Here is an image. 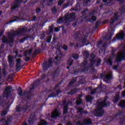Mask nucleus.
I'll use <instances>...</instances> for the list:
<instances>
[{"mask_svg": "<svg viewBox=\"0 0 125 125\" xmlns=\"http://www.w3.org/2000/svg\"><path fill=\"white\" fill-rule=\"evenodd\" d=\"M106 100H107V99H105L103 102L101 103L100 104V107H99V108H98V109L95 110V113L96 114V116H102L104 111H103L102 107L109 106V105H110V102H107V104H106Z\"/></svg>", "mask_w": 125, "mask_h": 125, "instance_id": "1", "label": "nucleus"}, {"mask_svg": "<svg viewBox=\"0 0 125 125\" xmlns=\"http://www.w3.org/2000/svg\"><path fill=\"white\" fill-rule=\"evenodd\" d=\"M123 59L125 61V51L119 52L116 56V60L117 62L122 61Z\"/></svg>", "mask_w": 125, "mask_h": 125, "instance_id": "2", "label": "nucleus"}, {"mask_svg": "<svg viewBox=\"0 0 125 125\" xmlns=\"http://www.w3.org/2000/svg\"><path fill=\"white\" fill-rule=\"evenodd\" d=\"M119 18H120V16H119V13L118 12L115 13L114 16L111 18L110 26H112L114 25V23H115V22H117V21H119Z\"/></svg>", "mask_w": 125, "mask_h": 125, "instance_id": "3", "label": "nucleus"}, {"mask_svg": "<svg viewBox=\"0 0 125 125\" xmlns=\"http://www.w3.org/2000/svg\"><path fill=\"white\" fill-rule=\"evenodd\" d=\"M31 31L32 28H29L28 29V28L26 27V26H22L18 27V30L16 31L13 30V32H31Z\"/></svg>", "mask_w": 125, "mask_h": 125, "instance_id": "4", "label": "nucleus"}, {"mask_svg": "<svg viewBox=\"0 0 125 125\" xmlns=\"http://www.w3.org/2000/svg\"><path fill=\"white\" fill-rule=\"evenodd\" d=\"M20 2H21L20 0H16V1H14L11 4L12 7L11 8V10H15L16 8H18L20 5L18 3H20Z\"/></svg>", "mask_w": 125, "mask_h": 125, "instance_id": "5", "label": "nucleus"}, {"mask_svg": "<svg viewBox=\"0 0 125 125\" xmlns=\"http://www.w3.org/2000/svg\"><path fill=\"white\" fill-rule=\"evenodd\" d=\"M19 20H20V17L14 16L12 18V20L9 21L8 23H11L14 22H17V21H19Z\"/></svg>", "mask_w": 125, "mask_h": 125, "instance_id": "6", "label": "nucleus"}, {"mask_svg": "<svg viewBox=\"0 0 125 125\" xmlns=\"http://www.w3.org/2000/svg\"><path fill=\"white\" fill-rule=\"evenodd\" d=\"M61 29L62 32H66V31H65V27H64V26H58L57 27L55 28L54 32H59V31H60Z\"/></svg>", "mask_w": 125, "mask_h": 125, "instance_id": "7", "label": "nucleus"}, {"mask_svg": "<svg viewBox=\"0 0 125 125\" xmlns=\"http://www.w3.org/2000/svg\"><path fill=\"white\" fill-rule=\"evenodd\" d=\"M59 115H60V113L58 112V110L55 109L51 114L52 118H55L58 117Z\"/></svg>", "mask_w": 125, "mask_h": 125, "instance_id": "8", "label": "nucleus"}, {"mask_svg": "<svg viewBox=\"0 0 125 125\" xmlns=\"http://www.w3.org/2000/svg\"><path fill=\"white\" fill-rule=\"evenodd\" d=\"M116 36L118 40H123L125 38V33L124 32H120L118 34H117Z\"/></svg>", "mask_w": 125, "mask_h": 125, "instance_id": "9", "label": "nucleus"}, {"mask_svg": "<svg viewBox=\"0 0 125 125\" xmlns=\"http://www.w3.org/2000/svg\"><path fill=\"white\" fill-rule=\"evenodd\" d=\"M12 87L10 86H9L8 87H6L5 90V95H7L10 91H11Z\"/></svg>", "mask_w": 125, "mask_h": 125, "instance_id": "10", "label": "nucleus"}, {"mask_svg": "<svg viewBox=\"0 0 125 125\" xmlns=\"http://www.w3.org/2000/svg\"><path fill=\"white\" fill-rule=\"evenodd\" d=\"M69 19L75 20L76 19V13L73 12L69 14Z\"/></svg>", "mask_w": 125, "mask_h": 125, "instance_id": "11", "label": "nucleus"}, {"mask_svg": "<svg viewBox=\"0 0 125 125\" xmlns=\"http://www.w3.org/2000/svg\"><path fill=\"white\" fill-rule=\"evenodd\" d=\"M113 0H108V1H107V3H105L104 5H106V6L113 5V4H114V3L113 2Z\"/></svg>", "mask_w": 125, "mask_h": 125, "instance_id": "12", "label": "nucleus"}, {"mask_svg": "<svg viewBox=\"0 0 125 125\" xmlns=\"http://www.w3.org/2000/svg\"><path fill=\"white\" fill-rule=\"evenodd\" d=\"M1 124H2V125H9V122L8 121H6V120L4 119H2L0 121Z\"/></svg>", "mask_w": 125, "mask_h": 125, "instance_id": "13", "label": "nucleus"}, {"mask_svg": "<svg viewBox=\"0 0 125 125\" xmlns=\"http://www.w3.org/2000/svg\"><path fill=\"white\" fill-rule=\"evenodd\" d=\"M106 80H111L112 79V72H109L107 75H105Z\"/></svg>", "mask_w": 125, "mask_h": 125, "instance_id": "14", "label": "nucleus"}, {"mask_svg": "<svg viewBox=\"0 0 125 125\" xmlns=\"http://www.w3.org/2000/svg\"><path fill=\"white\" fill-rule=\"evenodd\" d=\"M101 87H102V84H101L99 86V87L94 89L93 90H92L91 91V94H93L94 93V92H96L97 90H98V89H100V88H101Z\"/></svg>", "mask_w": 125, "mask_h": 125, "instance_id": "15", "label": "nucleus"}, {"mask_svg": "<svg viewBox=\"0 0 125 125\" xmlns=\"http://www.w3.org/2000/svg\"><path fill=\"white\" fill-rule=\"evenodd\" d=\"M92 99H93V98L90 96H87L86 97V100L87 102H90V101H92Z\"/></svg>", "mask_w": 125, "mask_h": 125, "instance_id": "16", "label": "nucleus"}, {"mask_svg": "<svg viewBox=\"0 0 125 125\" xmlns=\"http://www.w3.org/2000/svg\"><path fill=\"white\" fill-rule=\"evenodd\" d=\"M122 14L125 13V5H123L120 9Z\"/></svg>", "mask_w": 125, "mask_h": 125, "instance_id": "17", "label": "nucleus"}, {"mask_svg": "<svg viewBox=\"0 0 125 125\" xmlns=\"http://www.w3.org/2000/svg\"><path fill=\"white\" fill-rule=\"evenodd\" d=\"M63 18H61L58 19V21H57V23L58 24H62V23H63Z\"/></svg>", "mask_w": 125, "mask_h": 125, "instance_id": "18", "label": "nucleus"}, {"mask_svg": "<svg viewBox=\"0 0 125 125\" xmlns=\"http://www.w3.org/2000/svg\"><path fill=\"white\" fill-rule=\"evenodd\" d=\"M119 99H120V96H119V95H117L114 99V100H113L114 103H117V102L119 101Z\"/></svg>", "mask_w": 125, "mask_h": 125, "instance_id": "19", "label": "nucleus"}, {"mask_svg": "<svg viewBox=\"0 0 125 125\" xmlns=\"http://www.w3.org/2000/svg\"><path fill=\"white\" fill-rule=\"evenodd\" d=\"M84 123L86 124H89L91 123V120L89 119H86L84 120Z\"/></svg>", "mask_w": 125, "mask_h": 125, "instance_id": "20", "label": "nucleus"}, {"mask_svg": "<svg viewBox=\"0 0 125 125\" xmlns=\"http://www.w3.org/2000/svg\"><path fill=\"white\" fill-rule=\"evenodd\" d=\"M88 11V9L85 8L84 9V10L81 12V14L82 15H86V12Z\"/></svg>", "mask_w": 125, "mask_h": 125, "instance_id": "21", "label": "nucleus"}, {"mask_svg": "<svg viewBox=\"0 0 125 125\" xmlns=\"http://www.w3.org/2000/svg\"><path fill=\"white\" fill-rule=\"evenodd\" d=\"M119 106L120 107H125V101H122L119 104Z\"/></svg>", "mask_w": 125, "mask_h": 125, "instance_id": "22", "label": "nucleus"}, {"mask_svg": "<svg viewBox=\"0 0 125 125\" xmlns=\"http://www.w3.org/2000/svg\"><path fill=\"white\" fill-rule=\"evenodd\" d=\"M49 32H53V30H54V25H52L51 26H49Z\"/></svg>", "mask_w": 125, "mask_h": 125, "instance_id": "23", "label": "nucleus"}, {"mask_svg": "<svg viewBox=\"0 0 125 125\" xmlns=\"http://www.w3.org/2000/svg\"><path fill=\"white\" fill-rule=\"evenodd\" d=\"M18 93L19 94V95H22V89L21 88V87H19L18 90Z\"/></svg>", "mask_w": 125, "mask_h": 125, "instance_id": "24", "label": "nucleus"}, {"mask_svg": "<svg viewBox=\"0 0 125 125\" xmlns=\"http://www.w3.org/2000/svg\"><path fill=\"white\" fill-rule=\"evenodd\" d=\"M97 20V19L95 16H91V20H92V21H93L94 22V21H96Z\"/></svg>", "mask_w": 125, "mask_h": 125, "instance_id": "25", "label": "nucleus"}, {"mask_svg": "<svg viewBox=\"0 0 125 125\" xmlns=\"http://www.w3.org/2000/svg\"><path fill=\"white\" fill-rule=\"evenodd\" d=\"M25 110V108H22L21 107H17L16 111V112H19V111H24Z\"/></svg>", "mask_w": 125, "mask_h": 125, "instance_id": "26", "label": "nucleus"}, {"mask_svg": "<svg viewBox=\"0 0 125 125\" xmlns=\"http://www.w3.org/2000/svg\"><path fill=\"white\" fill-rule=\"evenodd\" d=\"M96 13V10H93V11H92L91 12L89 13V15H90V16H91V15H94V14H95Z\"/></svg>", "mask_w": 125, "mask_h": 125, "instance_id": "27", "label": "nucleus"}, {"mask_svg": "<svg viewBox=\"0 0 125 125\" xmlns=\"http://www.w3.org/2000/svg\"><path fill=\"white\" fill-rule=\"evenodd\" d=\"M72 58H74V59H79V55L74 54L72 55Z\"/></svg>", "mask_w": 125, "mask_h": 125, "instance_id": "28", "label": "nucleus"}, {"mask_svg": "<svg viewBox=\"0 0 125 125\" xmlns=\"http://www.w3.org/2000/svg\"><path fill=\"white\" fill-rule=\"evenodd\" d=\"M52 13H56V12H57V9H56V7H54L52 9Z\"/></svg>", "mask_w": 125, "mask_h": 125, "instance_id": "29", "label": "nucleus"}, {"mask_svg": "<svg viewBox=\"0 0 125 125\" xmlns=\"http://www.w3.org/2000/svg\"><path fill=\"white\" fill-rule=\"evenodd\" d=\"M81 103H82V99H81V98H79L76 101V104L77 105H79V104H81Z\"/></svg>", "mask_w": 125, "mask_h": 125, "instance_id": "30", "label": "nucleus"}, {"mask_svg": "<svg viewBox=\"0 0 125 125\" xmlns=\"http://www.w3.org/2000/svg\"><path fill=\"white\" fill-rule=\"evenodd\" d=\"M63 0H60L58 2V4L61 6V5H62V4L63 3Z\"/></svg>", "mask_w": 125, "mask_h": 125, "instance_id": "31", "label": "nucleus"}, {"mask_svg": "<svg viewBox=\"0 0 125 125\" xmlns=\"http://www.w3.org/2000/svg\"><path fill=\"white\" fill-rule=\"evenodd\" d=\"M72 63H73V60H72V59H70L68 61V64H69V66H71Z\"/></svg>", "mask_w": 125, "mask_h": 125, "instance_id": "32", "label": "nucleus"}, {"mask_svg": "<svg viewBox=\"0 0 125 125\" xmlns=\"http://www.w3.org/2000/svg\"><path fill=\"white\" fill-rule=\"evenodd\" d=\"M6 114H7V111L4 110L1 113V116H4Z\"/></svg>", "mask_w": 125, "mask_h": 125, "instance_id": "33", "label": "nucleus"}, {"mask_svg": "<svg viewBox=\"0 0 125 125\" xmlns=\"http://www.w3.org/2000/svg\"><path fill=\"white\" fill-rule=\"evenodd\" d=\"M42 11L41 8H38L36 9V13H40Z\"/></svg>", "mask_w": 125, "mask_h": 125, "instance_id": "34", "label": "nucleus"}, {"mask_svg": "<svg viewBox=\"0 0 125 125\" xmlns=\"http://www.w3.org/2000/svg\"><path fill=\"white\" fill-rule=\"evenodd\" d=\"M78 112L81 113H83V108H78Z\"/></svg>", "mask_w": 125, "mask_h": 125, "instance_id": "35", "label": "nucleus"}, {"mask_svg": "<svg viewBox=\"0 0 125 125\" xmlns=\"http://www.w3.org/2000/svg\"><path fill=\"white\" fill-rule=\"evenodd\" d=\"M37 17H36V16H34L33 17H32L31 21H32V22H34V21H37Z\"/></svg>", "mask_w": 125, "mask_h": 125, "instance_id": "36", "label": "nucleus"}, {"mask_svg": "<svg viewBox=\"0 0 125 125\" xmlns=\"http://www.w3.org/2000/svg\"><path fill=\"white\" fill-rule=\"evenodd\" d=\"M107 63L109 65H112V59H109L107 61Z\"/></svg>", "mask_w": 125, "mask_h": 125, "instance_id": "37", "label": "nucleus"}, {"mask_svg": "<svg viewBox=\"0 0 125 125\" xmlns=\"http://www.w3.org/2000/svg\"><path fill=\"white\" fill-rule=\"evenodd\" d=\"M68 111V109H67V107H65L63 108V114H66L67 112Z\"/></svg>", "mask_w": 125, "mask_h": 125, "instance_id": "38", "label": "nucleus"}, {"mask_svg": "<svg viewBox=\"0 0 125 125\" xmlns=\"http://www.w3.org/2000/svg\"><path fill=\"white\" fill-rule=\"evenodd\" d=\"M69 3H67L66 4H65L64 5H63V8H67V7H68V6H69Z\"/></svg>", "mask_w": 125, "mask_h": 125, "instance_id": "39", "label": "nucleus"}, {"mask_svg": "<svg viewBox=\"0 0 125 125\" xmlns=\"http://www.w3.org/2000/svg\"><path fill=\"white\" fill-rule=\"evenodd\" d=\"M53 61H54V60L53 59H49L48 62L50 64H51L52 62H53Z\"/></svg>", "mask_w": 125, "mask_h": 125, "instance_id": "40", "label": "nucleus"}, {"mask_svg": "<svg viewBox=\"0 0 125 125\" xmlns=\"http://www.w3.org/2000/svg\"><path fill=\"white\" fill-rule=\"evenodd\" d=\"M67 19H70L69 15H65L64 16V20H66Z\"/></svg>", "mask_w": 125, "mask_h": 125, "instance_id": "41", "label": "nucleus"}, {"mask_svg": "<svg viewBox=\"0 0 125 125\" xmlns=\"http://www.w3.org/2000/svg\"><path fill=\"white\" fill-rule=\"evenodd\" d=\"M8 61L10 64H11V63H12V61L11 60V58L10 57V56L8 57Z\"/></svg>", "mask_w": 125, "mask_h": 125, "instance_id": "42", "label": "nucleus"}, {"mask_svg": "<svg viewBox=\"0 0 125 125\" xmlns=\"http://www.w3.org/2000/svg\"><path fill=\"white\" fill-rule=\"evenodd\" d=\"M100 63H101V60L98 59V60L97 61V64L98 65H99V64H100Z\"/></svg>", "mask_w": 125, "mask_h": 125, "instance_id": "43", "label": "nucleus"}, {"mask_svg": "<svg viewBox=\"0 0 125 125\" xmlns=\"http://www.w3.org/2000/svg\"><path fill=\"white\" fill-rule=\"evenodd\" d=\"M5 40H6V38L5 37H3L2 39L3 42H6V41H5Z\"/></svg>", "mask_w": 125, "mask_h": 125, "instance_id": "44", "label": "nucleus"}, {"mask_svg": "<svg viewBox=\"0 0 125 125\" xmlns=\"http://www.w3.org/2000/svg\"><path fill=\"white\" fill-rule=\"evenodd\" d=\"M117 1H119L120 3H124L125 0H117Z\"/></svg>", "mask_w": 125, "mask_h": 125, "instance_id": "45", "label": "nucleus"}, {"mask_svg": "<svg viewBox=\"0 0 125 125\" xmlns=\"http://www.w3.org/2000/svg\"><path fill=\"white\" fill-rule=\"evenodd\" d=\"M20 61H21L20 59L17 60V65H19V64H20Z\"/></svg>", "mask_w": 125, "mask_h": 125, "instance_id": "46", "label": "nucleus"}, {"mask_svg": "<svg viewBox=\"0 0 125 125\" xmlns=\"http://www.w3.org/2000/svg\"><path fill=\"white\" fill-rule=\"evenodd\" d=\"M63 49H64V50H67V49H68V47H67L66 45H63Z\"/></svg>", "mask_w": 125, "mask_h": 125, "instance_id": "47", "label": "nucleus"}, {"mask_svg": "<svg viewBox=\"0 0 125 125\" xmlns=\"http://www.w3.org/2000/svg\"><path fill=\"white\" fill-rule=\"evenodd\" d=\"M6 1H5L4 0H3L2 1L0 2V4L1 5L3 4V3H5Z\"/></svg>", "mask_w": 125, "mask_h": 125, "instance_id": "48", "label": "nucleus"}, {"mask_svg": "<svg viewBox=\"0 0 125 125\" xmlns=\"http://www.w3.org/2000/svg\"><path fill=\"white\" fill-rule=\"evenodd\" d=\"M70 19H67V20H64V21H65V24H66L67 23H68L69 21V20Z\"/></svg>", "mask_w": 125, "mask_h": 125, "instance_id": "49", "label": "nucleus"}, {"mask_svg": "<svg viewBox=\"0 0 125 125\" xmlns=\"http://www.w3.org/2000/svg\"><path fill=\"white\" fill-rule=\"evenodd\" d=\"M86 64H87V62H84L82 64V66H85Z\"/></svg>", "mask_w": 125, "mask_h": 125, "instance_id": "50", "label": "nucleus"}, {"mask_svg": "<svg viewBox=\"0 0 125 125\" xmlns=\"http://www.w3.org/2000/svg\"><path fill=\"white\" fill-rule=\"evenodd\" d=\"M86 22H91V19H87L86 20Z\"/></svg>", "mask_w": 125, "mask_h": 125, "instance_id": "51", "label": "nucleus"}, {"mask_svg": "<svg viewBox=\"0 0 125 125\" xmlns=\"http://www.w3.org/2000/svg\"><path fill=\"white\" fill-rule=\"evenodd\" d=\"M118 68V65H115V66L113 67V69H114V70H116Z\"/></svg>", "mask_w": 125, "mask_h": 125, "instance_id": "52", "label": "nucleus"}, {"mask_svg": "<svg viewBox=\"0 0 125 125\" xmlns=\"http://www.w3.org/2000/svg\"><path fill=\"white\" fill-rule=\"evenodd\" d=\"M108 2V0H103V2H105V3H107Z\"/></svg>", "mask_w": 125, "mask_h": 125, "instance_id": "53", "label": "nucleus"}, {"mask_svg": "<svg viewBox=\"0 0 125 125\" xmlns=\"http://www.w3.org/2000/svg\"><path fill=\"white\" fill-rule=\"evenodd\" d=\"M100 3V0H97L96 2V4H98V3Z\"/></svg>", "mask_w": 125, "mask_h": 125, "instance_id": "54", "label": "nucleus"}, {"mask_svg": "<svg viewBox=\"0 0 125 125\" xmlns=\"http://www.w3.org/2000/svg\"><path fill=\"white\" fill-rule=\"evenodd\" d=\"M122 96H125V91L123 92V93H122Z\"/></svg>", "mask_w": 125, "mask_h": 125, "instance_id": "55", "label": "nucleus"}, {"mask_svg": "<svg viewBox=\"0 0 125 125\" xmlns=\"http://www.w3.org/2000/svg\"><path fill=\"white\" fill-rule=\"evenodd\" d=\"M91 0H87L85 2V3H87L88 2H90Z\"/></svg>", "mask_w": 125, "mask_h": 125, "instance_id": "56", "label": "nucleus"}, {"mask_svg": "<svg viewBox=\"0 0 125 125\" xmlns=\"http://www.w3.org/2000/svg\"><path fill=\"white\" fill-rule=\"evenodd\" d=\"M51 40V38H50L49 40H47V42H50Z\"/></svg>", "mask_w": 125, "mask_h": 125, "instance_id": "57", "label": "nucleus"}, {"mask_svg": "<svg viewBox=\"0 0 125 125\" xmlns=\"http://www.w3.org/2000/svg\"><path fill=\"white\" fill-rule=\"evenodd\" d=\"M118 87L120 89H122V86H121V85L118 86Z\"/></svg>", "mask_w": 125, "mask_h": 125, "instance_id": "58", "label": "nucleus"}, {"mask_svg": "<svg viewBox=\"0 0 125 125\" xmlns=\"http://www.w3.org/2000/svg\"><path fill=\"white\" fill-rule=\"evenodd\" d=\"M83 19L81 20L80 23H83Z\"/></svg>", "mask_w": 125, "mask_h": 125, "instance_id": "59", "label": "nucleus"}, {"mask_svg": "<svg viewBox=\"0 0 125 125\" xmlns=\"http://www.w3.org/2000/svg\"><path fill=\"white\" fill-rule=\"evenodd\" d=\"M87 16H85L83 17V18H84V19H86V18H87Z\"/></svg>", "mask_w": 125, "mask_h": 125, "instance_id": "60", "label": "nucleus"}, {"mask_svg": "<svg viewBox=\"0 0 125 125\" xmlns=\"http://www.w3.org/2000/svg\"><path fill=\"white\" fill-rule=\"evenodd\" d=\"M2 14V11H0V15H1Z\"/></svg>", "mask_w": 125, "mask_h": 125, "instance_id": "61", "label": "nucleus"}, {"mask_svg": "<svg viewBox=\"0 0 125 125\" xmlns=\"http://www.w3.org/2000/svg\"><path fill=\"white\" fill-rule=\"evenodd\" d=\"M58 57H55V59H56V60H58Z\"/></svg>", "mask_w": 125, "mask_h": 125, "instance_id": "62", "label": "nucleus"}, {"mask_svg": "<svg viewBox=\"0 0 125 125\" xmlns=\"http://www.w3.org/2000/svg\"><path fill=\"white\" fill-rule=\"evenodd\" d=\"M100 8L103 7V5H100Z\"/></svg>", "mask_w": 125, "mask_h": 125, "instance_id": "63", "label": "nucleus"}, {"mask_svg": "<svg viewBox=\"0 0 125 125\" xmlns=\"http://www.w3.org/2000/svg\"><path fill=\"white\" fill-rule=\"evenodd\" d=\"M23 125H27V123H24L23 124Z\"/></svg>", "mask_w": 125, "mask_h": 125, "instance_id": "64", "label": "nucleus"}]
</instances>
